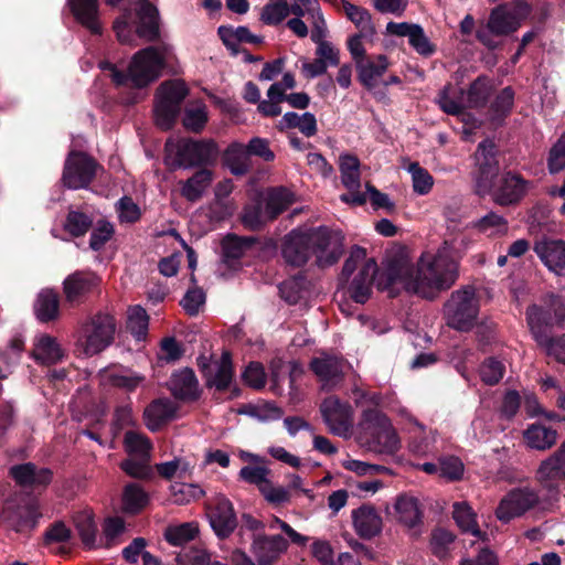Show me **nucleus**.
<instances>
[{"label":"nucleus","mask_w":565,"mask_h":565,"mask_svg":"<svg viewBox=\"0 0 565 565\" xmlns=\"http://www.w3.org/2000/svg\"><path fill=\"white\" fill-rule=\"evenodd\" d=\"M463 236L446 239L436 252H424L417 265L405 254L387 260L377 284L392 292L404 289L426 299L448 290L459 277V260L468 247Z\"/></svg>","instance_id":"f257e3e1"},{"label":"nucleus","mask_w":565,"mask_h":565,"mask_svg":"<svg viewBox=\"0 0 565 565\" xmlns=\"http://www.w3.org/2000/svg\"><path fill=\"white\" fill-rule=\"evenodd\" d=\"M358 439L369 451L394 456L402 448L401 437L390 417L381 409L365 407L358 424Z\"/></svg>","instance_id":"f03ea898"},{"label":"nucleus","mask_w":565,"mask_h":565,"mask_svg":"<svg viewBox=\"0 0 565 565\" xmlns=\"http://www.w3.org/2000/svg\"><path fill=\"white\" fill-rule=\"evenodd\" d=\"M117 330L115 317L106 311L87 317L78 327L75 334V352L90 358L109 348Z\"/></svg>","instance_id":"7ed1b4c3"},{"label":"nucleus","mask_w":565,"mask_h":565,"mask_svg":"<svg viewBox=\"0 0 565 565\" xmlns=\"http://www.w3.org/2000/svg\"><path fill=\"white\" fill-rule=\"evenodd\" d=\"M164 65L163 51L149 46L137 52L129 66L128 73L125 74L117 70L110 62H102L99 64L102 70L109 71L110 77L116 85H125L128 82L135 87H145L151 82L156 81Z\"/></svg>","instance_id":"20e7f679"},{"label":"nucleus","mask_w":565,"mask_h":565,"mask_svg":"<svg viewBox=\"0 0 565 565\" xmlns=\"http://www.w3.org/2000/svg\"><path fill=\"white\" fill-rule=\"evenodd\" d=\"M166 152V161L172 169H190L214 164L220 149L212 139H181L175 142H167Z\"/></svg>","instance_id":"39448f33"},{"label":"nucleus","mask_w":565,"mask_h":565,"mask_svg":"<svg viewBox=\"0 0 565 565\" xmlns=\"http://www.w3.org/2000/svg\"><path fill=\"white\" fill-rule=\"evenodd\" d=\"M355 271L356 274L349 286V294L355 302L364 303L371 296L377 265L374 259L367 258L366 250L359 246L351 249L350 256L343 265L341 278L348 279ZM383 271L384 269L377 275L376 281ZM376 285L377 288L381 289L377 282Z\"/></svg>","instance_id":"423d86ee"},{"label":"nucleus","mask_w":565,"mask_h":565,"mask_svg":"<svg viewBox=\"0 0 565 565\" xmlns=\"http://www.w3.org/2000/svg\"><path fill=\"white\" fill-rule=\"evenodd\" d=\"M447 324L458 331H469L476 323L479 303L476 289L465 286L454 291L444 306Z\"/></svg>","instance_id":"0eeeda50"},{"label":"nucleus","mask_w":565,"mask_h":565,"mask_svg":"<svg viewBox=\"0 0 565 565\" xmlns=\"http://www.w3.org/2000/svg\"><path fill=\"white\" fill-rule=\"evenodd\" d=\"M186 94V86L180 81L166 82L159 86L156 94L154 119L160 128L169 129L172 126Z\"/></svg>","instance_id":"6e6552de"},{"label":"nucleus","mask_w":565,"mask_h":565,"mask_svg":"<svg viewBox=\"0 0 565 565\" xmlns=\"http://www.w3.org/2000/svg\"><path fill=\"white\" fill-rule=\"evenodd\" d=\"M526 317L535 341L546 350L548 355L565 364V337L552 339L547 333V328L553 322L550 311L533 305L527 309Z\"/></svg>","instance_id":"1a4fd4ad"},{"label":"nucleus","mask_w":565,"mask_h":565,"mask_svg":"<svg viewBox=\"0 0 565 565\" xmlns=\"http://www.w3.org/2000/svg\"><path fill=\"white\" fill-rule=\"evenodd\" d=\"M311 252L319 267L335 264L343 253V235L326 226L310 228Z\"/></svg>","instance_id":"9d476101"},{"label":"nucleus","mask_w":565,"mask_h":565,"mask_svg":"<svg viewBox=\"0 0 565 565\" xmlns=\"http://www.w3.org/2000/svg\"><path fill=\"white\" fill-rule=\"evenodd\" d=\"M475 160L477 166V193L483 195L491 191L493 186V179L499 172L495 143L489 139L480 142L475 153Z\"/></svg>","instance_id":"9b49d317"},{"label":"nucleus","mask_w":565,"mask_h":565,"mask_svg":"<svg viewBox=\"0 0 565 565\" xmlns=\"http://www.w3.org/2000/svg\"><path fill=\"white\" fill-rule=\"evenodd\" d=\"M97 163L83 152H71L65 161L63 183L68 189L86 188L95 178Z\"/></svg>","instance_id":"f8f14e48"},{"label":"nucleus","mask_w":565,"mask_h":565,"mask_svg":"<svg viewBox=\"0 0 565 565\" xmlns=\"http://www.w3.org/2000/svg\"><path fill=\"white\" fill-rule=\"evenodd\" d=\"M513 8L509 9L508 6H499L493 9L489 21L488 28L494 35H507L518 30L521 21L530 13V6L522 0H514Z\"/></svg>","instance_id":"ddd939ff"},{"label":"nucleus","mask_w":565,"mask_h":565,"mask_svg":"<svg viewBox=\"0 0 565 565\" xmlns=\"http://www.w3.org/2000/svg\"><path fill=\"white\" fill-rule=\"evenodd\" d=\"M320 412L329 430L337 436L348 437L352 428V407L337 396L327 397L320 405Z\"/></svg>","instance_id":"4468645a"},{"label":"nucleus","mask_w":565,"mask_h":565,"mask_svg":"<svg viewBox=\"0 0 565 565\" xmlns=\"http://www.w3.org/2000/svg\"><path fill=\"white\" fill-rule=\"evenodd\" d=\"M539 501L536 492L530 488H518L507 493L500 501L495 515L504 523L521 516Z\"/></svg>","instance_id":"2eb2a0df"},{"label":"nucleus","mask_w":565,"mask_h":565,"mask_svg":"<svg viewBox=\"0 0 565 565\" xmlns=\"http://www.w3.org/2000/svg\"><path fill=\"white\" fill-rule=\"evenodd\" d=\"M347 361L337 354L320 352L310 361V370L318 377L323 388H332L344 376Z\"/></svg>","instance_id":"dca6fc26"},{"label":"nucleus","mask_w":565,"mask_h":565,"mask_svg":"<svg viewBox=\"0 0 565 565\" xmlns=\"http://www.w3.org/2000/svg\"><path fill=\"white\" fill-rule=\"evenodd\" d=\"M210 524L218 537H227L236 527L237 520L232 502L224 495H217L209 508Z\"/></svg>","instance_id":"f3484780"},{"label":"nucleus","mask_w":565,"mask_h":565,"mask_svg":"<svg viewBox=\"0 0 565 565\" xmlns=\"http://www.w3.org/2000/svg\"><path fill=\"white\" fill-rule=\"evenodd\" d=\"M98 285L99 278L96 274L77 270L63 281L65 299L72 305H79Z\"/></svg>","instance_id":"a211bd4d"},{"label":"nucleus","mask_w":565,"mask_h":565,"mask_svg":"<svg viewBox=\"0 0 565 565\" xmlns=\"http://www.w3.org/2000/svg\"><path fill=\"white\" fill-rule=\"evenodd\" d=\"M530 183L518 174H504L493 189L492 199L501 205L508 206L518 203L529 191Z\"/></svg>","instance_id":"6ab92c4d"},{"label":"nucleus","mask_w":565,"mask_h":565,"mask_svg":"<svg viewBox=\"0 0 565 565\" xmlns=\"http://www.w3.org/2000/svg\"><path fill=\"white\" fill-rule=\"evenodd\" d=\"M288 550V541L281 535H257L253 540L252 553L259 565H270Z\"/></svg>","instance_id":"aec40b11"},{"label":"nucleus","mask_w":565,"mask_h":565,"mask_svg":"<svg viewBox=\"0 0 565 565\" xmlns=\"http://www.w3.org/2000/svg\"><path fill=\"white\" fill-rule=\"evenodd\" d=\"M311 252L310 232L292 231L284 243L282 256L292 266H302L307 263Z\"/></svg>","instance_id":"412c9836"},{"label":"nucleus","mask_w":565,"mask_h":565,"mask_svg":"<svg viewBox=\"0 0 565 565\" xmlns=\"http://www.w3.org/2000/svg\"><path fill=\"white\" fill-rule=\"evenodd\" d=\"M99 382L104 386L118 387L132 392L145 382V376L125 367H106L98 373Z\"/></svg>","instance_id":"4be33fe9"},{"label":"nucleus","mask_w":565,"mask_h":565,"mask_svg":"<svg viewBox=\"0 0 565 565\" xmlns=\"http://www.w3.org/2000/svg\"><path fill=\"white\" fill-rule=\"evenodd\" d=\"M177 406L168 398L152 401L143 411V422L150 431H158L175 418Z\"/></svg>","instance_id":"5701e85b"},{"label":"nucleus","mask_w":565,"mask_h":565,"mask_svg":"<svg viewBox=\"0 0 565 565\" xmlns=\"http://www.w3.org/2000/svg\"><path fill=\"white\" fill-rule=\"evenodd\" d=\"M534 252L543 264L557 275L565 268V242L562 239H542L534 245Z\"/></svg>","instance_id":"b1692460"},{"label":"nucleus","mask_w":565,"mask_h":565,"mask_svg":"<svg viewBox=\"0 0 565 565\" xmlns=\"http://www.w3.org/2000/svg\"><path fill=\"white\" fill-rule=\"evenodd\" d=\"M41 516L40 505L36 501H31L14 510L7 509L4 511L7 524L15 532H24L34 529Z\"/></svg>","instance_id":"393cba45"},{"label":"nucleus","mask_w":565,"mask_h":565,"mask_svg":"<svg viewBox=\"0 0 565 565\" xmlns=\"http://www.w3.org/2000/svg\"><path fill=\"white\" fill-rule=\"evenodd\" d=\"M10 476L22 487H45L52 480V471L32 462L15 465L10 468Z\"/></svg>","instance_id":"a878e982"},{"label":"nucleus","mask_w":565,"mask_h":565,"mask_svg":"<svg viewBox=\"0 0 565 565\" xmlns=\"http://www.w3.org/2000/svg\"><path fill=\"white\" fill-rule=\"evenodd\" d=\"M352 521L356 534L362 539H372L382 531V518L371 505H361L353 510Z\"/></svg>","instance_id":"bb28decb"},{"label":"nucleus","mask_w":565,"mask_h":565,"mask_svg":"<svg viewBox=\"0 0 565 565\" xmlns=\"http://www.w3.org/2000/svg\"><path fill=\"white\" fill-rule=\"evenodd\" d=\"M32 356L42 364L51 365L64 359L65 350L55 337L42 333L34 339Z\"/></svg>","instance_id":"cd10ccee"},{"label":"nucleus","mask_w":565,"mask_h":565,"mask_svg":"<svg viewBox=\"0 0 565 565\" xmlns=\"http://www.w3.org/2000/svg\"><path fill=\"white\" fill-rule=\"evenodd\" d=\"M311 24V41L316 43L317 46V55L319 60H323L327 65L335 66L339 64V51L324 39L327 36L328 28L324 17H320L313 21H310Z\"/></svg>","instance_id":"c85d7f7f"},{"label":"nucleus","mask_w":565,"mask_h":565,"mask_svg":"<svg viewBox=\"0 0 565 565\" xmlns=\"http://www.w3.org/2000/svg\"><path fill=\"white\" fill-rule=\"evenodd\" d=\"M204 376L209 386H214L218 391L227 388L233 379L231 354L223 352L220 360L205 366Z\"/></svg>","instance_id":"c756f323"},{"label":"nucleus","mask_w":565,"mask_h":565,"mask_svg":"<svg viewBox=\"0 0 565 565\" xmlns=\"http://www.w3.org/2000/svg\"><path fill=\"white\" fill-rule=\"evenodd\" d=\"M540 482L551 486L557 480L565 479V441L547 459L543 460L536 471Z\"/></svg>","instance_id":"7c9ffc66"},{"label":"nucleus","mask_w":565,"mask_h":565,"mask_svg":"<svg viewBox=\"0 0 565 565\" xmlns=\"http://www.w3.org/2000/svg\"><path fill=\"white\" fill-rule=\"evenodd\" d=\"M68 4L75 19L92 33L99 34L102 24L98 19L97 0H68Z\"/></svg>","instance_id":"2f4dec72"},{"label":"nucleus","mask_w":565,"mask_h":565,"mask_svg":"<svg viewBox=\"0 0 565 565\" xmlns=\"http://www.w3.org/2000/svg\"><path fill=\"white\" fill-rule=\"evenodd\" d=\"M169 387L174 397L179 399H195L199 394V384L191 369H183L172 374Z\"/></svg>","instance_id":"473e14b6"},{"label":"nucleus","mask_w":565,"mask_h":565,"mask_svg":"<svg viewBox=\"0 0 565 565\" xmlns=\"http://www.w3.org/2000/svg\"><path fill=\"white\" fill-rule=\"evenodd\" d=\"M139 23L136 34L147 41H153L159 36L158 10L148 0H139Z\"/></svg>","instance_id":"72a5a7b5"},{"label":"nucleus","mask_w":565,"mask_h":565,"mask_svg":"<svg viewBox=\"0 0 565 565\" xmlns=\"http://www.w3.org/2000/svg\"><path fill=\"white\" fill-rule=\"evenodd\" d=\"M388 61L383 54L374 58H365L356 65L358 76L361 84L367 89L377 85V79L387 71Z\"/></svg>","instance_id":"f704fd0d"},{"label":"nucleus","mask_w":565,"mask_h":565,"mask_svg":"<svg viewBox=\"0 0 565 565\" xmlns=\"http://www.w3.org/2000/svg\"><path fill=\"white\" fill-rule=\"evenodd\" d=\"M341 10L350 20L355 28L358 33H362L366 36H374L376 33L375 25L372 20V15L367 9L353 4L348 0H340Z\"/></svg>","instance_id":"c9c22d12"},{"label":"nucleus","mask_w":565,"mask_h":565,"mask_svg":"<svg viewBox=\"0 0 565 565\" xmlns=\"http://www.w3.org/2000/svg\"><path fill=\"white\" fill-rule=\"evenodd\" d=\"M523 437L527 447L543 451L556 444L557 433L544 425L532 424L524 430Z\"/></svg>","instance_id":"e433bc0d"},{"label":"nucleus","mask_w":565,"mask_h":565,"mask_svg":"<svg viewBox=\"0 0 565 565\" xmlns=\"http://www.w3.org/2000/svg\"><path fill=\"white\" fill-rule=\"evenodd\" d=\"M234 190V184L231 179L220 181L214 189L215 200L212 204V213L217 220H224L236 210L235 204L228 200V196Z\"/></svg>","instance_id":"4c0bfd02"},{"label":"nucleus","mask_w":565,"mask_h":565,"mask_svg":"<svg viewBox=\"0 0 565 565\" xmlns=\"http://www.w3.org/2000/svg\"><path fill=\"white\" fill-rule=\"evenodd\" d=\"M213 181V172L209 169L198 170L182 183L181 195L190 202L199 201Z\"/></svg>","instance_id":"58836bf2"},{"label":"nucleus","mask_w":565,"mask_h":565,"mask_svg":"<svg viewBox=\"0 0 565 565\" xmlns=\"http://www.w3.org/2000/svg\"><path fill=\"white\" fill-rule=\"evenodd\" d=\"M74 524L85 548L93 550L100 546L97 542V525L92 511L78 512L74 516Z\"/></svg>","instance_id":"ea45409f"},{"label":"nucleus","mask_w":565,"mask_h":565,"mask_svg":"<svg viewBox=\"0 0 565 565\" xmlns=\"http://www.w3.org/2000/svg\"><path fill=\"white\" fill-rule=\"evenodd\" d=\"M34 312L42 322L57 319L60 315L58 295L52 289L41 290L34 302Z\"/></svg>","instance_id":"a19ab883"},{"label":"nucleus","mask_w":565,"mask_h":565,"mask_svg":"<svg viewBox=\"0 0 565 565\" xmlns=\"http://www.w3.org/2000/svg\"><path fill=\"white\" fill-rule=\"evenodd\" d=\"M295 202L292 192L285 188L271 189L265 196V214L268 220H274Z\"/></svg>","instance_id":"79ce46f5"},{"label":"nucleus","mask_w":565,"mask_h":565,"mask_svg":"<svg viewBox=\"0 0 565 565\" xmlns=\"http://www.w3.org/2000/svg\"><path fill=\"white\" fill-rule=\"evenodd\" d=\"M224 164L235 175L245 174L249 169V154L246 147L232 142L223 154Z\"/></svg>","instance_id":"37998d69"},{"label":"nucleus","mask_w":565,"mask_h":565,"mask_svg":"<svg viewBox=\"0 0 565 565\" xmlns=\"http://www.w3.org/2000/svg\"><path fill=\"white\" fill-rule=\"evenodd\" d=\"M279 127L280 129L297 128L306 137H312L318 131L316 116L308 111L303 114L286 113L279 122Z\"/></svg>","instance_id":"c03bdc74"},{"label":"nucleus","mask_w":565,"mask_h":565,"mask_svg":"<svg viewBox=\"0 0 565 565\" xmlns=\"http://www.w3.org/2000/svg\"><path fill=\"white\" fill-rule=\"evenodd\" d=\"M397 519L404 525L414 527L420 522L422 512L416 498L411 495H399L394 505Z\"/></svg>","instance_id":"a18cd8bd"},{"label":"nucleus","mask_w":565,"mask_h":565,"mask_svg":"<svg viewBox=\"0 0 565 565\" xmlns=\"http://www.w3.org/2000/svg\"><path fill=\"white\" fill-rule=\"evenodd\" d=\"M341 182L349 191L360 189V160L358 157L344 153L339 157Z\"/></svg>","instance_id":"49530a36"},{"label":"nucleus","mask_w":565,"mask_h":565,"mask_svg":"<svg viewBox=\"0 0 565 565\" xmlns=\"http://www.w3.org/2000/svg\"><path fill=\"white\" fill-rule=\"evenodd\" d=\"M194 469L193 461L185 457H175L174 459L156 465L157 472L164 479L186 478L192 475Z\"/></svg>","instance_id":"de8ad7c7"},{"label":"nucleus","mask_w":565,"mask_h":565,"mask_svg":"<svg viewBox=\"0 0 565 565\" xmlns=\"http://www.w3.org/2000/svg\"><path fill=\"white\" fill-rule=\"evenodd\" d=\"M239 413L256 418L263 423L278 420L284 415L282 409L276 404L265 401L244 405Z\"/></svg>","instance_id":"09e8293b"},{"label":"nucleus","mask_w":565,"mask_h":565,"mask_svg":"<svg viewBox=\"0 0 565 565\" xmlns=\"http://www.w3.org/2000/svg\"><path fill=\"white\" fill-rule=\"evenodd\" d=\"M124 447L129 457L151 458L152 444L140 433L127 431L124 437Z\"/></svg>","instance_id":"8fccbe9b"},{"label":"nucleus","mask_w":565,"mask_h":565,"mask_svg":"<svg viewBox=\"0 0 565 565\" xmlns=\"http://www.w3.org/2000/svg\"><path fill=\"white\" fill-rule=\"evenodd\" d=\"M149 316L146 310L140 306L130 307L127 311V330L131 335L142 341L148 333Z\"/></svg>","instance_id":"3c124183"},{"label":"nucleus","mask_w":565,"mask_h":565,"mask_svg":"<svg viewBox=\"0 0 565 565\" xmlns=\"http://www.w3.org/2000/svg\"><path fill=\"white\" fill-rule=\"evenodd\" d=\"M149 502V497L143 488L137 483H129L122 492V508L126 512L138 513Z\"/></svg>","instance_id":"603ef678"},{"label":"nucleus","mask_w":565,"mask_h":565,"mask_svg":"<svg viewBox=\"0 0 565 565\" xmlns=\"http://www.w3.org/2000/svg\"><path fill=\"white\" fill-rule=\"evenodd\" d=\"M253 237L227 235L222 242L223 256L226 262L239 259L253 246Z\"/></svg>","instance_id":"864d4df0"},{"label":"nucleus","mask_w":565,"mask_h":565,"mask_svg":"<svg viewBox=\"0 0 565 565\" xmlns=\"http://www.w3.org/2000/svg\"><path fill=\"white\" fill-rule=\"evenodd\" d=\"M472 227L487 236H500L507 234L508 221L503 216L494 212H490L473 222Z\"/></svg>","instance_id":"5fc2aeb1"},{"label":"nucleus","mask_w":565,"mask_h":565,"mask_svg":"<svg viewBox=\"0 0 565 565\" xmlns=\"http://www.w3.org/2000/svg\"><path fill=\"white\" fill-rule=\"evenodd\" d=\"M492 90L490 81L487 77H478L469 87L466 94L467 108H478L486 105Z\"/></svg>","instance_id":"6e6d98bb"},{"label":"nucleus","mask_w":565,"mask_h":565,"mask_svg":"<svg viewBox=\"0 0 565 565\" xmlns=\"http://www.w3.org/2000/svg\"><path fill=\"white\" fill-rule=\"evenodd\" d=\"M198 533V524L194 522H188L167 527L164 537L170 544L180 546L194 540Z\"/></svg>","instance_id":"4d7b16f0"},{"label":"nucleus","mask_w":565,"mask_h":565,"mask_svg":"<svg viewBox=\"0 0 565 565\" xmlns=\"http://www.w3.org/2000/svg\"><path fill=\"white\" fill-rule=\"evenodd\" d=\"M454 519L458 526L467 533L475 536L480 535V530L476 521V514L466 502H457L454 504Z\"/></svg>","instance_id":"13d9d810"},{"label":"nucleus","mask_w":565,"mask_h":565,"mask_svg":"<svg viewBox=\"0 0 565 565\" xmlns=\"http://www.w3.org/2000/svg\"><path fill=\"white\" fill-rule=\"evenodd\" d=\"M440 108L449 114V115H459L467 108L466 96L462 90H460V96H457L455 93H451V87L446 86L439 94L437 99Z\"/></svg>","instance_id":"bf43d9fd"},{"label":"nucleus","mask_w":565,"mask_h":565,"mask_svg":"<svg viewBox=\"0 0 565 565\" xmlns=\"http://www.w3.org/2000/svg\"><path fill=\"white\" fill-rule=\"evenodd\" d=\"M125 532L126 524L121 518H107L103 524V541L100 542V546L110 547L120 543V537Z\"/></svg>","instance_id":"052dcab7"},{"label":"nucleus","mask_w":565,"mask_h":565,"mask_svg":"<svg viewBox=\"0 0 565 565\" xmlns=\"http://www.w3.org/2000/svg\"><path fill=\"white\" fill-rule=\"evenodd\" d=\"M288 371L290 381L294 382L297 376L302 373L301 365L296 361L285 363L281 359H275L270 363V373L273 381V391L277 392L279 388V382L284 373Z\"/></svg>","instance_id":"680f3d73"},{"label":"nucleus","mask_w":565,"mask_h":565,"mask_svg":"<svg viewBox=\"0 0 565 565\" xmlns=\"http://www.w3.org/2000/svg\"><path fill=\"white\" fill-rule=\"evenodd\" d=\"M207 121V110L203 103H196L185 108L183 125L186 129L199 132Z\"/></svg>","instance_id":"e2e57ef3"},{"label":"nucleus","mask_w":565,"mask_h":565,"mask_svg":"<svg viewBox=\"0 0 565 565\" xmlns=\"http://www.w3.org/2000/svg\"><path fill=\"white\" fill-rule=\"evenodd\" d=\"M290 13H292V6L288 4L286 0L271 2L263 8L262 21L268 25L279 24Z\"/></svg>","instance_id":"0e129e2a"},{"label":"nucleus","mask_w":565,"mask_h":565,"mask_svg":"<svg viewBox=\"0 0 565 565\" xmlns=\"http://www.w3.org/2000/svg\"><path fill=\"white\" fill-rule=\"evenodd\" d=\"M407 171L412 175L413 190L415 193L425 195L430 192L434 185V178L426 169L422 168L417 162H412Z\"/></svg>","instance_id":"69168bd1"},{"label":"nucleus","mask_w":565,"mask_h":565,"mask_svg":"<svg viewBox=\"0 0 565 565\" xmlns=\"http://www.w3.org/2000/svg\"><path fill=\"white\" fill-rule=\"evenodd\" d=\"M411 433H413L414 436L409 441L408 448L413 454L426 456L435 449L436 436L434 431H429L427 434L426 429L424 431H419L414 427Z\"/></svg>","instance_id":"338daca9"},{"label":"nucleus","mask_w":565,"mask_h":565,"mask_svg":"<svg viewBox=\"0 0 565 565\" xmlns=\"http://www.w3.org/2000/svg\"><path fill=\"white\" fill-rule=\"evenodd\" d=\"M172 501L175 504H186L204 494L202 488L194 483H174L170 487Z\"/></svg>","instance_id":"774afa93"}]
</instances>
